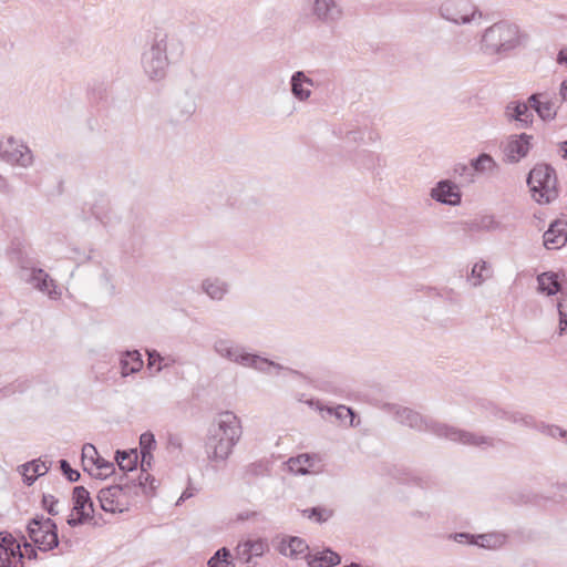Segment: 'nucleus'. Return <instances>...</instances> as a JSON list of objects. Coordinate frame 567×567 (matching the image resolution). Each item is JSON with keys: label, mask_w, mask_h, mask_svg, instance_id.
<instances>
[{"label": "nucleus", "mask_w": 567, "mask_h": 567, "mask_svg": "<svg viewBox=\"0 0 567 567\" xmlns=\"http://www.w3.org/2000/svg\"><path fill=\"white\" fill-rule=\"evenodd\" d=\"M390 409L393 411L394 417L400 424L420 432H431L440 437H445L453 442L482 449L494 447L498 442L492 436L464 431L439 423L432 419H425L420 413L409 408L390 405Z\"/></svg>", "instance_id": "f257e3e1"}, {"label": "nucleus", "mask_w": 567, "mask_h": 567, "mask_svg": "<svg viewBox=\"0 0 567 567\" xmlns=\"http://www.w3.org/2000/svg\"><path fill=\"white\" fill-rule=\"evenodd\" d=\"M184 43L175 35L158 30L142 54V68L151 81L165 79L168 66L178 62L184 55Z\"/></svg>", "instance_id": "f03ea898"}, {"label": "nucleus", "mask_w": 567, "mask_h": 567, "mask_svg": "<svg viewBox=\"0 0 567 567\" xmlns=\"http://www.w3.org/2000/svg\"><path fill=\"white\" fill-rule=\"evenodd\" d=\"M241 433V423L235 413L230 411L220 413L206 435L205 453L207 460L215 464L226 463L239 442Z\"/></svg>", "instance_id": "7ed1b4c3"}, {"label": "nucleus", "mask_w": 567, "mask_h": 567, "mask_svg": "<svg viewBox=\"0 0 567 567\" xmlns=\"http://www.w3.org/2000/svg\"><path fill=\"white\" fill-rule=\"evenodd\" d=\"M520 44V34L517 25L501 21L484 30L480 48L486 55L503 54L514 50Z\"/></svg>", "instance_id": "20e7f679"}, {"label": "nucleus", "mask_w": 567, "mask_h": 567, "mask_svg": "<svg viewBox=\"0 0 567 567\" xmlns=\"http://www.w3.org/2000/svg\"><path fill=\"white\" fill-rule=\"evenodd\" d=\"M527 184L533 198L539 204H549L558 195L555 169L547 164L536 165L528 174Z\"/></svg>", "instance_id": "39448f33"}, {"label": "nucleus", "mask_w": 567, "mask_h": 567, "mask_svg": "<svg viewBox=\"0 0 567 567\" xmlns=\"http://www.w3.org/2000/svg\"><path fill=\"white\" fill-rule=\"evenodd\" d=\"M140 491H145V482L142 481V476L138 483L118 481L115 485L102 488L97 498L103 511L110 513L122 512L124 506L122 496L138 495Z\"/></svg>", "instance_id": "423d86ee"}, {"label": "nucleus", "mask_w": 567, "mask_h": 567, "mask_svg": "<svg viewBox=\"0 0 567 567\" xmlns=\"http://www.w3.org/2000/svg\"><path fill=\"white\" fill-rule=\"evenodd\" d=\"M442 19L454 24H481L483 12L470 0H445L439 8Z\"/></svg>", "instance_id": "0eeeda50"}, {"label": "nucleus", "mask_w": 567, "mask_h": 567, "mask_svg": "<svg viewBox=\"0 0 567 567\" xmlns=\"http://www.w3.org/2000/svg\"><path fill=\"white\" fill-rule=\"evenodd\" d=\"M28 534L41 551H49L59 545L58 527L53 519L37 516L28 524Z\"/></svg>", "instance_id": "6e6552de"}, {"label": "nucleus", "mask_w": 567, "mask_h": 567, "mask_svg": "<svg viewBox=\"0 0 567 567\" xmlns=\"http://www.w3.org/2000/svg\"><path fill=\"white\" fill-rule=\"evenodd\" d=\"M311 18L328 28L337 27L346 17L341 0H310Z\"/></svg>", "instance_id": "1a4fd4ad"}, {"label": "nucleus", "mask_w": 567, "mask_h": 567, "mask_svg": "<svg viewBox=\"0 0 567 567\" xmlns=\"http://www.w3.org/2000/svg\"><path fill=\"white\" fill-rule=\"evenodd\" d=\"M533 135L520 133L509 135L502 143L503 161L507 164H517L525 158L532 148Z\"/></svg>", "instance_id": "9d476101"}, {"label": "nucleus", "mask_w": 567, "mask_h": 567, "mask_svg": "<svg viewBox=\"0 0 567 567\" xmlns=\"http://www.w3.org/2000/svg\"><path fill=\"white\" fill-rule=\"evenodd\" d=\"M0 157L11 164L21 167H29L33 163L31 150L21 141L14 137H8L0 143Z\"/></svg>", "instance_id": "9b49d317"}, {"label": "nucleus", "mask_w": 567, "mask_h": 567, "mask_svg": "<svg viewBox=\"0 0 567 567\" xmlns=\"http://www.w3.org/2000/svg\"><path fill=\"white\" fill-rule=\"evenodd\" d=\"M73 509L66 523L71 527L82 525L90 519L93 514V502L89 491L83 486H76L73 489Z\"/></svg>", "instance_id": "f8f14e48"}, {"label": "nucleus", "mask_w": 567, "mask_h": 567, "mask_svg": "<svg viewBox=\"0 0 567 567\" xmlns=\"http://www.w3.org/2000/svg\"><path fill=\"white\" fill-rule=\"evenodd\" d=\"M214 352L230 362L244 365L249 352L246 348L229 338H216L213 343Z\"/></svg>", "instance_id": "ddd939ff"}, {"label": "nucleus", "mask_w": 567, "mask_h": 567, "mask_svg": "<svg viewBox=\"0 0 567 567\" xmlns=\"http://www.w3.org/2000/svg\"><path fill=\"white\" fill-rule=\"evenodd\" d=\"M430 196L435 202L449 206H457L462 200V195L457 185L450 179H443L436 183V185L431 189Z\"/></svg>", "instance_id": "4468645a"}, {"label": "nucleus", "mask_w": 567, "mask_h": 567, "mask_svg": "<svg viewBox=\"0 0 567 567\" xmlns=\"http://www.w3.org/2000/svg\"><path fill=\"white\" fill-rule=\"evenodd\" d=\"M528 104L543 121H551L557 115V106L547 92L534 93L528 97Z\"/></svg>", "instance_id": "2eb2a0df"}, {"label": "nucleus", "mask_w": 567, "mask_h": 567, "mask_svg": "<svg viewBox=\"0 0 567 567\" xmlns=\"http://www.w3.org/2000/svg\"><path fill=\"white\" fill-rule=\"evenodd\" d=\"M544 246L547 249H558L567 243V221L554 220L544 233Z\"/></svg>", "instance_id": "dca6fc26"}, {"label": "nucleus", "mask_w": 567, "mask_h": 567, "mask_svg": "<svg viewBox=\"0 0 567 567\" xmlns=\"http://www.w3.org/2000/svg\"><path fill=\"white\" fill-rule=\"evenodd\" d=\"M315 85L312 79L307 76L303 71H296L290 78V91L296 100L306 102L310 99L311 87Z\"/></svg>", "instance_id": "f3484780"}, {"label": "nucleus", "mask_w": 567, "mask_h": 567, "mask_svg": "<svg viewBox=\"0 0 567 567\" xmlns=\"http://www.w3.org/2000/svg\"><path fill=\"white\" fill-rule=\"evenodd\" d=\"M530 105L527 102L513 101L505 107V116L508 121H517L520 127H529L533 123V113L529 111Z\"/></svg>", "instance_id": "a211bd4d"}, {"label": "nucleus", "mask_w": 567, "mask_h": 567, "mask_svg": "<svg viewBox=\"0 0 567 567\" xmlns=\"http://www.w3.org/2000/svg\"><path fill=\"white\" fill-rule=\"evenodd\" d=\"M245 368H252L259 372L268 373V368H275L277 370H284L292 375H300L297 370L291 368H286L275 361H271L267 358H262L258 354L249 353L247 357V361L244 362Z\"/></svg>", "instance_id": "6ab92c4d"}, {"label": "nucleus", "mask_w": 567, "mask_h": 567, "mask_svg": "<svg viewBox=\"0 0 567 567\" xmlns=\"http://www.w3.org/2000/svg\"><path fill=\"white\" fill-rule=\"evenodd\" d=\"M116 463L120 467V470L123 472V475L120 477L118 481L126 482V481H134L135 483H138V477L131 478L127 473L136 471L137 468V451L132 450L130 452L126 451H117L116 452Z\"/></svg>", "instance_id": "aec40b11"}, {"label": "nucleus", "mask_w": 567, "mask_h": 567, "mask_svg": "<svg viewBox=\"0 0 567 567\" xmlns=\"http://www.w3.org/2000/svg\"><path fill=\"white\" fill-rule=\"evenodd\" d=\"M28 281L38 290L48 293L51 298H56L58 292L54 289V282L50 276L40 268H32Z\"/></svg>", "instance_id": "412c9836"}, {"label": "nucleus", "mask_w": 567, "mask_h": 567, "mask_svg": "<svg viewBox=\"0 0 567 567\" xmlns=\"http://www.w3.org/2000/svg\"><path fill=\"white\" fill-rule=\"evenodd\" d=\"M560 275L554 271H545L537 276L538 291L547 296H554L561 291Z\"/></svg>", "instance_id": "4be33fe9"}, {"label": "nucleus", "mask_w": 567, "mask_h": 567, "mask_svg": "<svg viewBox=\"0 0 567 567\" xmlns=\"http://www.w3.org/2000/svg\"><path fill=\"white\" fill-rule=\"evenodd\" d=\"M318 458L309 454H300L296 457H290L288 465L291 472L296 474H309L316 472Z\"/></svg>", "instance_id": "5701e85b"}, {"label": "nucleus", "mask_w": 567, "mask_h": 567, "mask_svg": "<svg viewBox=\"0 0 567 567\" xmlns=\"http://www.w3.org/2000/svg\"><path fill=\"white\" fill-rule=\"evenodd\" d=\"M196 112V102L189 95L182 96L173 109V117L175 122H186Z\"/></svg>", "instance_id": "b1692460"}, {"label": "nucleus", "mask_w": 567, "mask_h": 567, "mask_svg": "<svg viewBox=\"0 0 567 567\" xmlns=\"http://www.w3.org/2000/svg\"><path fill=\"white\" fill-rule=\"evenodd\" d=\"M153 460L154 457L152 452H141V474L138 475V478L142 476V481L145 482V491H142L145 495L154 493L157 487L155 484V477L147 473L152 467Z\"/></svg>", "instance_id": "393cba45"}, {"label": "nucleus", "mask_w": 567, "mask_h": 567, "mask_svg": "<svg viewBox=\"0 0 567 567\" xmlns=\"http://www.w3.org/2000/svg\"><path fill=\"white\" fill-rule=\"evenodd\" d=\"M309 567H333L340 564V556L330 550L326 549L307 556Z\"/></svg>", "instance_id": "a878e982"}, {"label": "nucleus", "mask_w": 567, "mask_h": 567, "mask_svg": "<svg viewBox=\"0 0 567 567\" xmlns=\"http://www.w3.org/2000/svg\"><path fill=\"white\" fill-rule=\"evenodd\" d=\"M51 462L34 460L32 462L25 463L23 467L22 475L24 477V482L28 485H31L38 477L44 475L50 470Z\"/></svg>", "instance_id": "bb28decb"}, {"label": "nucleus", "mask_w": 567, "mask_h": 567, "mask_svg": "<svg viewBox=\"0 0 567 567\" xmlns=\"http://www.w3.org/2000/svg\"><path fill=\"white\" fill-rule=\"evenodd\" d=\"M203 291L214 300H221L229 290L226 281L219 278H207L202 282Z\"/></svg>", "instance_id": "cd10ccee"}, {"label": "nucleus", "mask_w": 567, "mask_h": 567, "mask_svg": "<svg viewBox=\"0 0 567 567\" xmlns=\"http://www.w3.org/2000/svg\"><path fill=\"white\" fill-rule=\"evenodd\" d=\"M121 373L126 377L138 372L143 367V360L138 351H127L121 358Z\"/></svg>", "instance_id": "c85d7f7f"}, {"label": "nucleus", "mask_w": 567, "mask_h": 567, "mask_svg": "<svg viewBox=\"0 0 567 567\" xmlns=\"http://www.w3.org/2000/svg\"><path fill=\"white\" fill-rule=\"evenodd\" d=\"M0 547L7 550L8 556L19 558L20 567H24L20 543L8 532H0Z\"/></svg>", "instance_id": "c756f323"}, {"label": "nucleus", "mask_w": 567, "mask_h": 567, "mask_svg": "<svg viewBox=\"0 0 567 567\" xmlns=\"http://www.w3.org/2000/svg\"><path fill=\"white\" fill-rule=\"evenodd\" d=\"M308 549L307 543L300 537H290L287 542H281L279 551L280 554L290 558H299Z\"/></svg>", "instance_id": "7c9ffc66"}, {"label": "nucleus", "mask_w": 567, "mask_h": 567, "mask_svg": "<svg viewBox=\"0 0 567 567\" xmlns=\"http://www.w3.org/2000/svg\"><path fill=\"white\" fill-rule=\"evenodd\" d=\"M476 546L486 549H498L507 542V535L501 532H493L476 535Z\"/></svg>", "instance_id": "2f4dec72"}, {"label": "nucleus", "mask_w": 567, "mask_h": 567, "mask_svg": "<svg viewBox=\"0 0 567 567\" xmlns=\"http://www.w3.org/2000/svg\"><path fill=\"white\" fill-rule=\"evenodd\" d=\"M471 167L474 173L487 174L498 169V164L487 153H482L477 157L471 159Z\"/></svg>", "instance_id": "473e14b6"}, {"label": "nucleus", "mask_w": 567, "mask_h": 567, "mask_svg": "<svg viewBox=\"0 0 567 567\" xmlns=\"http://www.w3.org/2000/svg\"><path fill=\"white\" fill-rule=\"evenodd\" d=\"M316 405L317 409H319L320 411H326L329 415H334L337 420L341 422H347V420H349V424L353 425L354 412L352 409L346 405H338L336 408H323L320 405L319 402H317Z\"/></svg>", "instance_id": "72a5a7b5"}, {"label": "nucleus", "mask_w": 567, "mask_h": 567, "mask_svg": "<svg viewBox=\"0 0 567 567\" xmlns=\"http://www.w3.org/2000/svg\"><path fill=\"white\" fill-rule=\"evenodd\" d=\"M209 567H235L229 549L223 547L218 549L208 560Z\"/></svg>", "instance_id": "f704fd0d"}, {"label": "nucleus", "mask_w": 567, "mask_h": 567, "mask_svg": "<svg viewBox=\"0 0 567 567\" xmlns=\"http://www.w3.org/2000/svg\"><path fill=\"white\" fill-rule=\"evenodd\" d=\"M302 515L317 523H324L332 516V511L324 507H312L303 509Z\"/></svg>", "instance_id": "c9c22d12"}, {"label": "nucleus", "mask_w": 567, "mask_h": 567, "mask_svg": "<svg viewBox=\"0 0 567 567\" xmlns=\"http://www.w3.org/2000/svg\"><path fill=\"white\" fill-rule=\"evenodd\" d=\"M476 228L478 230L495 231L501 230L503 226L494 215H484L477 220Z\"/></svg>", "instance_id": "e433bc0d"}, {"label": "nucleus", "mask_w": 567, "mask_h": 567, "mask_svg": "<svg viewBox=\"0 0 567 567\" xmlns=\"http://www.w3.org/2000/svg\"><path fill=\"white\" fill-rule=\"evenodd\" d=\"M248 550H250V555L254 557H261L269 548L267 540L258 538V539H247L245 540Z\"/></svg>", "instance_id": "4c0bfd02"}, {"label": "nucleus", "mask_w": 567, "mask_h": 567, "mask_svg": "<svg viewBox=\"0 0 567 567\" xmlns=\"http://www.w3.org/2000/svg\"><path fill=\"white\" fill-rule=\"evenodd\" d=\"M99 453L95 449V446L91 443H86L82 447V464L84 467V471H87V466H92L93 462L95 461V457H99Z\"/></svg>", "instance_id": "58836bf2"}, {"label": "nucleus", "mask_w": 567, "mask_h": 567, "mask_svg": "<svg viewBox=\"0 0 567 567\" xmlns=\"http://www.w3.org/2000/svg\"><path fill=\"white\" fill-rule=\"evenodd\" d=\"M92 466H95L96 470L100 471L99 474L96 475L99 477H106L114 472L113 463L106 461L101 456L95 457V461L93 462Z\"/></svg>", "instance_id": "ea45409f"}, {"label": "nucleus", "mask_w": 567, "mask_h": 567, "mask_svg": "<svg viewBox=\"0 0 567 567\" xmlns=\"http://www.w3.org/2000/svg\"><path fill=\"white\" fill-rule=\"evenodd\" d=\"M156 447V440L151 431H146L140 436L141 452H153Z\"/></svg>", "instance_id": "a19ab883"}, {"label": "nucleus", "mask_w": 567, "mask_h": 567, "mask_svg": "<svg viewBox=\"0 0 567 567\" xmlns=\"http://www.w3.org/2000/svg\"><path fill=\"white\" fill-rule=\"evenodd\" d=\"M267 472L268 467L262 462L251 463L245 470L246 475L249 477L264 476Z\"/></svg>", "instance_id": "79ce46f5"}, {"label": "nucleus", "mask_w": 567, "mask_h": 567, "mask_svg": "<svg viewBox=\"0 0 567 567\" xmlns=\"http://www.w3.org/2000/svg\"><path fill=\"white\" fill-rule=\"evenodd\" d=\"M236 558L243 564H251L254 556L250 555V550H248L246 542L239 543L238 546L236 547Z\"/></svg>", "instance_id": "37998d69"}, {"label": "nucleus", "mask_w": 567, "mask_h": 567, "mask_svg": "<svg viewBox=\"0 0 567 567\" xmlns=\"http://www.w3.org/2000/svg\"><path fill=\"white\" fill-rule=\"evenodd\" d=\"M511 423L522 425L524 427H533L534 419L530 415L515 412V414H511Z\"/></svg>", "instance_id": "c03bdc74"}, {"label": "nucleus", "mask_w": 567, "mask_h": 567, "mask_svg": "<svg viewBox=\"0 0 567 567\" xmlns=\"http://www.w3.org/2000/svg\"><path fill=\"white\" fill-rule=\"evenodd\" d=\"M60 468L70 482L73 483L79 481L80 473L76 470H73L66 460L60 461Z\"/></svg>", "instance_id": "a18cd8bd"}, {"label": "nucleus", "mask_w": 567, "mask_h": 567, "mask_svg": "<svg viewBox=\"0 0 567 567\" xmlns=\"http://www.w3.org/2000/svg\"><path fill=\"white\" fill-rule=\"evenodd\" d=\"M449 537L458 544L476 545L477 540L476 535L470 533H455L451 534Z\"/></svg>", "instance_id": "49530a36"}, {"label": "nucleus", "mask_w": 567, "mask_h": 567, "mask_svg": "<svg viewBox=\"0 0 567 567\" xmlns=\"http://www.w3.org/2000/svg\"><path fill=\"white\" fill-rule=\"evenodd\" d=\"M454 174L461 177H466L471 183L474 182V171L471 165L467 166L466 164H456L454 166Z\"/></svg>", "instance_id": "de8ad7c7"}, {"label": "nucleus", "mask_w": 567, "mask_h": 567, "mask_svg": "<svg viewBox=\"0 0 567 567\" xmlns=\"http://www.w3.org/2000/svg\"><path fill=\"white\" fill-rule=\"evenodd\" d=\"M487 264L485 261L477 262L473 266L471 276L475 279L474 286H480L483 281V271L486 269Z\"/></svg>", "instance_id": "09e8293b"}, {"label": "nucleus", "mask_w": 567, "mask_h": 567, "mask_svg": "<svg viewBox=\"0 0 567 567\" xmlns=\"http://www.w3.org/2000/svg\"><path fill=\"white\" fill-rule=\"evenodd\" d=\"M42 503L48 513L52 516L58 515V509L55 505L58 504V499L53 495H43Z\"/></svg>", "instance_id": "8fccbe9b"}, {"label": "nucleus", "mask_w": 567, "mask_h": 567, "mask_svg": "<svg viewBox=\"0 0 567 567\" xmlns=\"http://www.w3.org/2000/svg\"><path fill=\"white\" fill-rule=\"evenodd\" d=\"M539 431L551 436V437H564L565 435V430L560 429L559 426L557 425H542L539 427Z\"/></svg>", "instance_id": "3c124183"}, {"label": "nucleus", "mask_w": 567, "mask_h": 567, "mask_svg": "<svg viewBox=\"0 0 567 567\" xmlns=\"http://www.w3.org/2000/svg\"><path fill=\"white\" fill-rule=\"evenodd\" d=\"M167 449L169 451H182L183 439L179 434H169L167 437Z\"/></svg>", "instance_id": "603ef678"}, {"label": "nucleus", "mask_w": 567, "mask_h": 567, "mask_svg": "<svg viewBox=\"0 0 567 567\" xmlns=\"http://www.w3.org/2000/svg\"><path fill=\"white\" fill-rule=\"evenodd\" d=\"M164 361V358L155 350L148 352V365L153 367L155 364H158L156 371L159 372L163 370L165 365H162L161 363Z\"/></svg>", "instance_id": "864d4df0"}, {"label": "nucleus", "mask_w": 567, "mask_h": 567, "mask_svg": "<svg viewBox=\"0 0 567 567\" xmlns=\"http://www.w3.org/2000/svg\"><path fill=\"white\" fill-rule=\"evenodd\" d=\"M23 558L27 557L28 559H38V551L37 548L29 543L23 544V551H22Z\"/></svg>", "instance_id": "5fc2aeb1"}, {"label": "nucleus", "mask_w": 567, "mask_h": 567, "mask_svg": "<svg viewBox=\"0 0 567 567\" xmlns=\"http://www.w3.org/2000/svg\"><path fill=\"white\" fill-rule=\"evenodd\" d=\"M0 567H18L13 566V558L8 556L7 550L0 547Z\"/></svg>", "instance_id": "6e6d98bb"}, {"label": "nucleus", "mask_w": 567, "mask_h": 567, "mask_svg": "<svg viewBox=\"0 0 567 567\" xmlns=\"http://www.w3.org/2000/svg\"><path fill=\"white\" fill-rule=\"evenodd\" d=\"M560 307H561V303H558L559 334H563L565 331H567V316L564 311H561Z\"/></svg>", "instance_id": "4d7b16f0"}, {"label": "nucleus", "mask_w": 567, "mask_h": 567, "mask_svg": "<svg viewBox=\"0 0 567 567\" xmlns=\"http://www.w3.org/2000/svg\"><path fill=\"white\" fill-rule=\"evenodd\" d=\"M557 63L567 68V48L561 49L557 54Z\"/></svg>", "instance_id": "13d9d810"}, {"label": "nucleus", "mask_w": 567, "mask_h": 567, "mask_svg": "<svg viewBox=\"0 0 567 567\" xmlns=\"http://www.w3.org/2000/svg\"><path fill=\"white\" fill-rule=\"evenodd\" d=\"M509 411H504L498 408L493 406L492 413L496 419L505 420Z\"/></svg>", "instance_id": "bf43d9fd"}, {"label": "nucleus", "mask_w": 567, "mask_h": 567, "mask_svg": "<svg viewBox=\"0 0 567 567\" xmlns=\"http://www.w3.org/2000/svg\"><path fill=\"white\" fill-rule=\"evenodd\" d=\"M16 392V388L13 385L4 386L0 389V399L6 398Z\"/></svg>", "instance_id": "052dcab7"}, {"label": "nucleus", "mask_w": 567, "mask_h": 567, "mask_svg": "<svg viewBox=\"0 0 567 567\" xmlns=\"http://www.w3.org/2000/svg\"><path fill=\"white\" fill-rule=\"evenodd\" d=\"M256 515H257L256 512H245V513L238 514V519L246 520V519L255 517Z\"/></svg>", "instance_id": "680f3d73"}, {"label": "nucleus", "mask_w": 567, "mask_h": 567, "mask_svg": "<svg viewBox=\"0 0 567 567\" xmlns=\"http://www.w3.org/2000/svg\"><path fill=\"white\" fill-rule=\"evenodd\" d=\"M559 93L563 97V100L567 101V82L564 81L561 84H560V90H559Z\"/></svg>", "instance_id": "e2e57ef3"}, {"label": "nucleus", "mask_w": 567, "mask_h": 567, "mask_svg": "<svg viewBox=\"0 0 567 567\" xmlns=\"http://www.w3.org/2000/svg\"><path fill=\"white\" fill-rule=\"evenodd\" d=\"M561 150L564 152L563 156L566 158L567 157V141L561 143Z\"/></svg>", "instance_id": "0e129e2a"}, {"label": "nucleus", "mask_w": 567, "mask_h": 567, "mask_svg": "<svg viewBox=\"0 0 567 567\" xmlns=\"http://www.w3.org/2000/svg\"><path fill=\"white\" fill-rule=\"evenodd\" d=\"M190 496H192V494H189V493H187V492H184V493L182 494V496H181V498H179V501H178L177 503H179L181 501H184V499H186V498H188V497H190Z\"/></svg>", "instance_id": "69168bd1"}, {"label": "nucleus", "mask_w": 567, "mask_h": 567, "mask_svg": "<svg viewBox=\"0 0 567 567\" xmlns=\"http://www.w3.org/2000/svg\"><path fill=\"white\" fill-rule=\"evenodd\" d=\"M6 185L4 178L0 175V189L3 188Z\"/></svg>", "instance_id": "338daca9"}, {"label": "nucleus", "mask_w": 567, "mask_h": 567, "mask_svg": "<svg viewBox=\"0 0 567 567\" xmlns=\"http://www.w3.org/2000/svg\"><path fill=\"white\" fill-rule=\"evenodd\" d=\"M416 515L420 516V517H429L427 514H423L422 512L414 513V516H416Z\"/></svg>", "instance_id": "774afa93"}]
</instances>
